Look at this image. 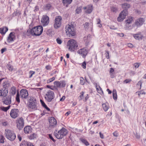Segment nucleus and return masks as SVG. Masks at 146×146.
<instances>
[{"instance_id": "nucleus-1", "label": "nucleus", "mask_w": 146, "mask_h": 146, "mask_svg": "<svg viewBox=\"0 0 146 146\" xmlns=\"http://www.w3.org/2000/svg\"><path fill=\"white\" fill-rule=\"evenodd\" d=\"M43 30L42 26H38L33 27L31 30L29 29L27 31L26 34L28 36H30L31 35L33 36H39L42 33Z\"/></svg>"}, {"instance_id": "nucleus-2", "label": "nucleus", "mask_w": 146, "mask_h": 146, "mask_svg": "<svg viewBox=\"0 0 146 146\" xmlns=\"http://www.w3.org/2000/svg\"><path fill=\"white\" fill-rule=\"evenodd\" d=\"M28 109L31 111L37 110V106L36 99L33 97H31L28 104Z\"/></svg>"}, {"instance_id": "nucleus-3", "label": "nucleus", "mask_w": 146, "mask_h": 146, "mask_svg": "<svg viewBox=\"0 0 146 146\" xmlns=\"http://www.w3.org/2000/svg\"><path fill=\"white\" fill-rule=\"evenodd\" d=\"M67 133V130L64 127L58 131L56 130L54 132L55 136L58 139H62L64 136L66 135Z\"/></svg>"}, {"instance_id": "nucleus-4", "label": "nucleus", "mask_w": 146, "mask_h": 146, "mask_svg": "<svg viewBox=\"0 0 146 146\" xmlns=\"http://www.w3.org/2000/svg\"><path fill=\"white\" fill-rule=\"evenodd\" d=\"M65 30L67 35H69V36H74L75 35V28L73 25H67L65 27Z\"/></svg>"}, {"instance_id": "nucleus-5", "label": "nucleus", "mask_w": 146, "mask_h": 146, "mask_svg": "<svg viewBox=\"0 0 146 146\" xmlns=\"http://www.w3.org/2000/svg\"><path fill=\"white\" fill-rule=\"evenodd\" d=\"M67 46L69 50L71 51H74L75 50L77 49L78 45L76 40L73 39H71L68 41Z\"/></svg>"}, {"instance_id": "nucleus-6", "label": "nucleus", "mask_w": 146, "mask_h": 146, "mask_svg": "<svg viewBox=\"0 0 146 146\" xmlns=\"http://www.w3.org/2000/svg\"><path fill=\"white\" fill-rule=\"evenodd\" d=\"M5 134L6 137L9 140L13 141L16 138V135L12 131L8 129H5Z\"/></svg>"}, {"instance_id": "nucleus-7", "label": "nucleus", "mask_w": 146, "mask_h": 146, "mask_svg": "<svg viewBox=\"0 0 146 146\" xmlns=\"http://www.w3.org/2000/svg\"><path fill=\"white\" fill-rule=\"evenodd\" d=\"M45 99L48 102H50L54 98V94L53 91L50 90L46 92L44 96Z\"/></svg>"}, {"instance_id": "nucleus-8", "label": "nucleus", "mask_w": 146, "mask_h": 146, "mask_svg": "<svg viewBox=\"0 0 146 146\" xmlns=\"http://www.w3.org/2000/svg\"><path fill=\"white\" fill-rule=\"evenodd\" d=\"M15 122L17 127L18 129L21 130L23 127L25 122L22 117L18 118Z\"/></svg>"}, {"instance_id": "nucleus-9", "label": "nucleus", "mask_w": 146, "mask_h": 146, "mask_svg": "<svg viewBox=\"0 0 146 146\" xmlns=\"http://www.w3.org/2000/svg\"><path fill=\"white\" fill-rule=\"evenodd\" d=\"M127 15V10L126 9H124L119 14V16L117 18V21L119 22H121Z\"/></svg>"}, {"instance_id": "nucleus-10", "label": "nucleus", "mask_w": 146, "mask_h": 146, "mask_svg": "<svg viewBox=\"0 0 146 146\" xmlns=\"http://www.w3.org/2000/svg\"><path fill=\"white\" fill-rule=\"evenodd\" d=\"M62 18L60 16H56L54 20V26L55 29H57L59 27L61 24V21Z\"/></svg>"}, {"instance_id": "nucleus-11", "label": "nucleus", "mask_w": 146, "mask_h": 146, "mask_svg": "<svg viewBox=\"0 0 146 146\" xmlns=\"http://www.w3.org/2000/svg\"><path fill=\"white\" fill-rule=\"evenodd\" d=\"M19 111L17 109H12L10 113V115L11 117L13 119H15L18 117L19 115Z\"/></svg>"}, {"instance_id": "nucleus-12", "label": "nucleus", "mask_w": 146, "mask_h": 146, "mask_svg": "<svg viewBox=\"0 0 146 146\" xmlns=\"http://www.w3.org/2000/svg\"><path fill=\"white\" fill-rule=\"evenodd\" d=\"M2 101L3 104L9 105L11 103V97L10 95H7L3 97Z\"/></svg>"}, {"instance_id": "nucleus-13", "label": "nucleus", "mask_w": 146, "mask_h": 146, "mask_svg": "<svg viewBox=\"0 0 146 146\" xmlns=\"http://www.w3.org/2000/svg\"><path fill=\"white\" fill-rule=\"evenodd\" d=\"M145 20L144 18L140 17L135 20V24L137 27H139L144 23Z\"/></svg>"}, {"instance_id": "nucleus-14", "label": "nucleus", "mask_w": 146, "mask_h": 146, "mask_svg": "<svg viewBox=\"0 0 146 146\" xmlns=\"http://www.w3.org/2000/svg\"><path fill=\"white\" fill-rule=\"evenodd\" d=\"M41 21L43 26H46L47 25L49 22L48 17L46 15H43Z\"/></svg>"}, {"instance_id": "nucleus-15", "label": "nucleus", "mask_w": 146, "mask_h": 146, "mask_svg": "<svg viewBox=\"0 0 146 146\" xmlns=\"http://www.w3.org/2000/svg\"><path fill=\"white\" fill-rule=\"evenodd\" d=\"M49 127L54 128L57 124V121L56 119L53 117H51L49 119Z\"/></svg>"}, {"instance_id": "nucleus-16", "label": "nucleus", "mask_w": 146, "mask_h": 146, "mask_svg": "<svg viewBox=\"0 0 146 146\" xmlns=\"http://www.w3.org/2000/svg\"><path fill=\"white\" fill-rule=\"evenodd\" d=\"M77 52L83 58H85L88 53V50L86 48H83L78 50Z\"/></svg>"}, {"instance_id": "nucleus-17", "label": "nucleus", "mask_w": 146, "mask_h": 146, "mask_svg": "<svg viewBox=\"0 0 146 146\" xmlns=\"http://www.w3.org/2000/svg\"><path fill=\"white\" fill-rule=\"evenodd\" d=\"M20 95L22 98L26 99L28 96V92L26 89H23L20 91Z\"/></svg>"}, {"instance_id": "nucleus-18", "label": "nucleus", "mask_w": 146, "mask_h": 146, "mask_svg": "<svg viewBox=\"0 0 146 146\" xmlns=\"http://www.w3.org/2000/svg\"><path fill=\"white\" fill-rule=\"evenodd\" d=\"M15 39V37L14 33L13 32H11L10 33L8 37L7 41L8 42L10 43L14 41Z\"/></svg>"}, {"instance_id": "nucleus-19", "label": "nucleus", "mask_w": 146, "mask_h": 146, "mask_svg": "<svg viewBox=\"0 0 146 146\" xmlns=\"http://www.w3.org/2000/svg\"><path fill=\"white\" fill-rule=\"evenodd\" d=\"M8 93V89L2 88L0 90V96L4 97L7 95Z\"/></svg>"}, {"instance_id": "nucleus-20", "label": "nucleus", "mask_w": 146, "mask_h": 146, "mask_svg": "<svg viewBox=\"0 0 146 146\" xmlns=\"http://www.w3.org/2000/svg\"><path fill=\"white\" fill-rule=\"evenodd\" d=\"M83 9L85 10V12L86 13L88 14L91 12V5H90L84 7Z\"/></svg>"}, {"instance_id": "nucleus-21", "label": "nucleus", "mask_w": 146, "mask_h": 146, "mask_svg": "<svg viewBox=\"0 0 146 146\" xmlns=\"http://www.w3.org/2000/svg\"><path fill=\"white\" fill-rule=\"evenodd\" d=\"M93 84L95 86L96 90L98 93L101 94L102 93H103V92L102 90V89L100 88L99 85H98L96 83H94Z\"/></svg>"}, {"instance_id": "nucleus-22", "label": "nucleus", "mask_w": 146, "mask_h": 146, "mask_svg": "<svg viewBox=\"0 0 146 146\" xmlns=\"http://www.w3.org/2000/svg\"><path fill=\"white\" fill-rule=\"evenodd\" d=\"M73 0H62V3L63 5L66 7H68V5L72 2Z\"/></svg>"}, {"instance_id": "nucleus-23", "label": "nucleus", "mask_w": 146, "mask_h": 146, "mask_svg": "<svg viewBox=\"0 0 146 146\" xmlns=\"http://www.w3.org/2000/svg\"><path fill=\"white\" fill-rule=\"evenodd\" d=\"M134 37L137 40L141 39L143 36L141 35V33H138L137 34L133 35Z\"/></svg>"}, {"instance_id": "nucleus-24", "label": "nucleus", "mask_w": 146, "mask_h": 146, "mask_svg": "<svg viewBox=\"0 0 146 146\" xmlns=\"http://www.w3.org/2000/svg\"><path fill=\"white\" fill-rule=\"evenodd\" d=\"M32 128L30 126H27L24 128V131L25 133H29L31 132Z\"/></svg>"}, {"instance_id": "nucleus-25", "label": "nucleus", "mask_w": 146, "mask_h": 146, "mask_svg": "<svg viewBox=\"0 0 146 146\" xmlns=\"http://www.w3.org/2000/svg\"><path fill=\"white\" fill-rule=\"evenodd\" d=\"M3 86V88H7L10 87V85L8 81L6 80L2 84Z\"/></svg>"}, {"instance_id": "nucleus-26", "label": "nucleus", "mask_w": 146, "mask_h": 146, "mask_svg": "<svg viewBox=\"0 0 146 146\" xmlns=\"http://www.w3.org/2000/svg\"><path fill=\"white\" fill-rule=\"evenodd\" d=\"M133 19V18L132 17H130L125 21V25L130 24L132 22Z\"/></svg>"}, {"instance_id": "nucleus-27", "label": "nucleus", "mask_w": 146, "mask_h": 146, "mask_svg": "<svg viewBox=\"0 0 146 146\" xmlns=\"http://www.w3.org/2000/svg\"><path fill=\"white\" fill-rule=\"evenodd\" d=\"M102 107L105 111H106L109 109L108 104L106 103L102 104Z\"/></svg>"}, {"instance_id": "nucleus-28", "label": "nucleus", "mask_w": 146, "mask_h": 146, "mask_svg": "<svg viewBox=\"0 0 146 146\" xmlns=\"http://www.w3.org/2000/svg\"><path fill=\"white\" fill-rule=\"evenodd\" d=\"M84 39L86 42L88 43L91 40V35L89 34L87 36L84 37Z\"/></svg>"}, {"instance_id": "nucleus-29", "label": "nucleus", "mask_w": 146, "mask_h": 146, "mask_svg": "<svg viewBox=\"0 0 146 146\" xmlns=\"http://www.w3.org/2000/svg\"><path fill=\"white\" fill-rule=\"evenodd\" d=\"M122 7L124 9H126L128 11L127 9L130 7V5L127 3H125L122 5Z\"/></svg>"}, {"instance_id": "nucleus-30", "label": "nucleus", "mask_w": 146, "mask_h": 146, "mask_svg": "<svg viewBox=\"0 0 146 146\" xmlns=\"http://www.w3.org/2000/svg\"><path fill=\"white\" fill-rule=\"evenodd\" d=\"M16 88L14 86L12 87L11 89L10 92L13 95H14L15 94L16 92Z\"/></svg>"}, {"instance_id": "nucleus-31", "label": "nucleus", "mask_w": 146, "mask_h": 146, "mask_svg": "<svg viewBox=\"0 0 146 146\" xmlns=\"http://www.w3.org/2000/svg\"><path fill=\"white\" fill-rule=\"evenodd\" d=\"M80 140L85 145L87 146L89 145V143L86 139L83 138H80Z\"/></svg>"}, {"instance_id": "nucleus-32", "label": "nucleus", "mask_w": 146, "mask_h": 146, "mask_svg": "<svg viewBox=\"0 0 146 146\" xmlns=\"http://www.w3.org/2000/svg\"><path fill=\"white\" fill-rule=\"evenodd\" d=\"M54 86L57 88H61L60 82L59 81H56L54 82Z\"/></svg>"}, {"instance_id": "nucleus-33", "label": "nucleus", "mask_w": 146, "mask_h": 146, "mask_svg": "<svg viewBox=\"0 0 146 146\" xmlns=\"http://www.w3.org/2000/svg\"><path fill=\"white\" fill-rule=\"evenodd\" d=\"M30 143L24 141L21 143L20 146H28Z\"/></svg>"}, {"instance_id": "nucleus-34", "label": "nucleus", "mask_w": 146, "mask_h": 146, "mask_svg": "<svg viewBox=\"0 0 146 146\" xmlns=\"http://www.w3.org/2000/svg\"><path fill=\"white\" fill-rule=\"evenodd\" d=\"M113 97V99L114 100H116L117 98V92L115 90H114L112 92Z\"/></svg>"}, {"instance_id": "nucleus-35", "label": "nucleus", "mask_w": 146, "mask_h": 146, "mask_svg": "<svg viewBox=\"0 0 146 146\" xmlns=\"http://www.w3.org/2000/svg\"><path fill=\"white\" fill-rule=\"evenodd\" d=\"M37 135L35 133H33L32 135L29 136V137L30 139H33L36 138Z\"/></svg>"}, {"instance_id": "nucleus-36", "label": "nucleus", "mask_w": 146, "mask_h": 146, "mask_svg": "<svg viewBox=\"0 0 146 146\" xmlns=\"http://www.w3.org/2000/svg\"><path fill=\"white\" fill-rule=\"evenodd\" d=\"M52 7V6L51 4H47L45 5L44 8L46 10H49Z\"/></svg>"}, {"instance_id": "nucleus-37", "label": "nucleus", "mask_w": 146, "mask_h": 146, "mask_svg": "<svg viewBox=\"0 0 146 146\" xmlns=\"http://www.w3.org/2000/svg\"><path fill=\"white\" fill-rule=\"evenodd\" d=\"M11 106L9 105L7 107H2L1 108V110L4 111H7L10 108Z\"/></svg>"}, {"instance_id": "nucleus-38", "label": "nucleus", "mask_w": 146, "mask_h": 146, "mask_svg": "<svg viewBox=\"0 0 146 146\" xmlns=\"http://www.w3.org/2000/svg\"><path fill=\"white\" fill-rule=\"evenodd\" d=\"M129 25H125V28L126 30H130L132 28V27H133L134 26V25H132V26L131 27V25H129Z\"/></svg>"}, {"instance_id": "nucleus-39", "label": "nucleus", "mask_w": 146, "mask_h": 146, "mask_svg": "<svg viewBox=\"0 0 146 146\" xmlns=\"http://www.w3.org/2000/svg\"><path fill=\"white\" fill-rule=\"evenodd\" d=\"M6 67L9 70L11 71H12L13 70V66L10 65V64H7Z\"/></svg>"}, {"instance_id": "nucleus-40", "label": "nucleus", "mask_w": 146, "mask_h": 146, "mask_svg": "<svg viewBox=\"0 0 146 146\" xmlns=\"http://www.w3.org/2000/svg\"><path fill=\"white\" fill-rule=\"evenodd\" d=\"M5 139V138L3 136L1 135L0 136V143H3Z\"/></svg>"}, {"instance_id": "nucleus-41", "label": "nucleus", "mask_w": 146, "mask_h": 146, "mask_svg": "<svg viewBox=\"0 0 146 146\" xmlns=\"http://www.w3.org/2000/svg\"><path fill=\"white\" fill-rule=\"evenodd\" d=\"M60 82L61 87H65L66 86V82L65 81L63 80L61 81Z\"/></svg>"}, {"instance_id": "nucleus-42", "label": "nucleus", "mask_w": 146, "mask_h": 146, "mask_svg": "<svg viewBox=\"0 0 146 146\" xmlns=\"http://www.w3.org/2000/svg\"><path fill=\"white\" fill-rule=\"evenodd\" d=\"M16 101L19 103L20 102V100L19 99V93L18 92L17 93L16 96Z\"/></svg>"}, {"instance_id": "nucleus-43", "label": "nucleus", "mask_w": 146, "mask_h": 146, "mask_svg": "<svg viewBox=\"0 0 146 146\" xmlns=\"http://www.w3.org/2000/svg\"><path fill=\"white\" fill-rule=\"evenodd\" d=\"M2 29H3V34L4 35L7 31L8 30V28L7 27H3V28H2Z\"/></svg>"}, {"instance_id": "nucleus-44", "label": "nucleus", "mask_w": 146, "mask_h": 146, "mask_svg": "<svg viewBox=\"0 0 146 146\" xmlns=\"http://www.w3.org/2000/svg\"><path fill=\"white\" fill-rule=\"evenodd\" d=\"M80 84L83 85L84 83V80L83 78L81 77L80 78Z\"/></svg>"}, {"instance_id": "nucleus-45", "label": "nucleus", "mask_w": 146, "mask_h": 146, "mask_svg": "<svg viewBox=\"0 0 146 146\" xmlns=\"http://www.w3.org/2000/svg\"><path fill=\"white\" fill-rule=\"evenodd\" d=\"M55 80V78L54 77H52V78H50L47 81V83L48 84H49L50 83V82H52L53 81H54Z\"/></svg>"}, {"instance_id": "nucleus-46", "label": "nucleus", "mask_w": 146, "mask_h": 146, "mask_svg": "<svg viewBox=\"0 0 146 146\" xmlns=\"http://www.w3.org/2000/svg\"><path fill=\"white\" fill-rule=\"evenodd\" d=\"M106 52V58L108 59H109L110 58L109 56V52L107 50H105Z\"/></svg>"}, {"instance_id": "nucleus-47", "label": "nucleus", "mask_w": 146, "mask_h": 146, "mask_svg": "<svg viewBox=\"0 0 146 146\" xmlns=\"http://www.w3.org/2000/svg\"><path fill=\"white\" fill-rule=\"evenodd\" d=\"M81 12V9L80 7L77 8L76 10V13L78 14Z\"/></svg>"}, {"instance_id": "nucleus-48", "label": "nucleus", "mask_w": 146, "mask_h": 146, "mask_svg": "<svg viewBox=\"0 0 146 146\" xmlns=\"http://www.w3.org/2000/svg\"><path fill=\"white\" fill-rule=\"evenodd\" d=\"M142 85V82L141 81H139L138 83H137V87H138V86H139V87H138V88H139V89H140L141 86Z\"/></svg>"}, {"instance_id": "nucleus-49", "label": "nucleus", "mask_w": 146, "mask_h": 146, "mask_svg": "<svg viewBox=\"0 0 146 146\" xmlns=\"http://www.w3.org/2000/svg\"><path fill=\"white\" fill-rule=\"evenodd\" d=\"M140 63L136 62L134 64V66L135 68H137L139 67L140 66Z\"/></svg>"}, {"instance_id": "nucleus-50", "label": "nucleus", "mask_w": 146, "mask_h": 146, "mask_svg": "<svg viewBox=\"0 0 146 146\" xmlns=\"http://www.w3.org/2000/svg\"><path fill=\"white\" fill-rule=\"evenodd\" d=\"M35 73V72L34 71H31L29 72V74H30L29 76V78H31L33 74H34Z\"/></svg>"}, {"instance_id": "nucleus-51", "label": "nucleus", "mask_w": 146, "mask_h": 146, "mask_svg": "<svg viewBox=\"0 0 146 146\" xmlns=\"http://www.w3.org/2000/svg\"><path fill=\"white\" fill-rule=\"evenodd\" d=\"M56 40L57 43L59 44H61L62 43V41L59 38H57Z\"/></svg>"}, {"instance_id": "nucleus-52", "label": "nucleus", "mask_w": 146, "mask_h": 146, "mask_svg": "<svg viewBox=\"0 0 146 146\" xmlns=\"http://www.w3.org/2000/svg\"><path fill=\"white\" fill-rule=\"evenodd\" d=\"M134 135L135 136L136 138L139 139L140 138V136L139 135H138V133L136 132L135 133H134Z\"/></svg>"}, {"instance_id": "nucleus-53", "label": "nucleus", "mask_w": 146, "mask_h": 146, "mask_svg": "<svg viewBox=\"0 0 146 146\" xmlns=\"http://www.w3.org/2000/svg\"><path fill=\"white\" fill-rule=\"evenodd\" d=\"M111 11L112 12H116L117 11V9L116 7H112L111 8Z\"/></svg>"}, {"instance_id": "nucleus-54", "label": "nucleus", "mask_w": 146, "mask_h": 146, "mask_svg": "<svg viewBox=\"0 0 146 146\" xmlns=\"http://www.w3.org/2000/svg\"><path fill=\"white\" fill-rule=\"evenodd\" d=\"M84 94V92H82L80 93V95L79 96V97L80 98V100H81L83 98V96Z\"/></svg>"}, {"instance_id": "nucleus-55", "label": "nucleus", "mask_w": 146, "mask_h": 146, "mask_svg": "<svg viewBox=\"0 0 146 146\" xmlns=\"http://www.w3.org/2000/svg\"><path fill=\"white\" fill-rule=\"evenodd\" d=\"M131 81V79H126L123 82L126 83H128Z\"/></svg>"}, {"instance_id": "nucleus-56", "label": "nucleus", "mask_w": 146, "mask_h": 146, "mask_svg": "<svg viewBox=\"0 0 146 146\" xmlns=\"http://www.w3.org/2000/svg\"><path fill=\"white\" fill-rule=\"evenodd\" d=\"M97 24L99 25H98V26L99 27H102V25L101 24H100V21H101L100 19H98L97 20Z\"/></svg>"}, {"instance_id": "nucleus-57", "label": "nucleus", "mask_w": 146, "mask_h": 146, "mask_svg": "<svg viewBox=\"0 0 146 146\" xmlns=\"http://www.w3.org/2000/svg\"><path fill=\"white\" fill-rule=\"evenodd\" d=\"M89 26V23H86L84 25V28L86 29H88Z\"/></svg>"}, {"instance_id": "nucleus-58", "label": "nucleus", "mask_w": 146, "mask_h": 146, "mask_svg": "<svg viewBox=\"0 0 146 146\" xmlns=\"http://www.w3.org/2000/svg\"><path fill=\"white\" fill-rule=\"evenodd\" d=\"M40 101L41 104L42 106L43 107H44L45 106H46V104H45V103H44L43 101L42 100H40Z\"/></svg>"}, {"instance_id": "nucleus-59", "label": "nucleus", "mask_w": 146, "mask_h": 146, "mask_svg": "<svg viewBox=\"0 0 146 146\" xmlns=\"http://www.w3.org/2000/svg\"><path fill=\"white\" fill-rule=\"evenodd\" d=\"M6 79L5 78H3L2 77L1 74L0 73V83H1V81L3 80Z\"/></svg>"}, {"instance_id": "nucleus-60", "label": "nucleus", "mask_w": 146, "mask_h": 146, "mask_svg": "<svg viewBox=\"0 0 146 146\" xmlns=\"http://www.w3.org/2000/svg\"><path fill=\"white\" fill-rule=\"evenodd\" d=\"M49 137L53 141H54V142H55V140L52 137V135L51 134H49Z\"/></svg>"}, {"instance_id": "nucleus-61", "label": "nucleus", "mask_w": 146, "mask_h": 146, "mask_svg": "<svg viewBox=\"0 0 146 146\" xmlns=\"http://www.w3.org/2000/svg\"><path fill=\"white\" fill-rule=\"evenodd\" d=\"M86 63L84 62L83 63L82 66L83 68H86Z\"/></svg>"}, {"instance_id": "nucleus-62", "label": "nucleus", "mask_w": 146, "mask_h": 146, "mask_svg": "<svg viewBox=\"0 0 146 146\" xmlns=\"http://www.w3.org/2000/svg\"><path fill=\"white\" fill-rule=\"evenodd\" d=\"M7 50V48H2L1 50V53L2 54L5 51H6Z\"/></svg>"}, {"instance_id": "nucleus-63", "label": "nucleus", "mask_w": 146, "mask_h": 146, "mask_svg": "<svg viewBox=\"0 0 146 146\" xmlns=\"http://www.w3.org/2000/svg\"><path fill=\"white\" fill-rule=\"evenodd\" d=\"M3 125L5 126L8 124V123L7 121H5L2 123Z\"/></svg>"}, {"instance_id": "nucleus-64", "label": "nucleus", "mask_w": 146, "mask_h": 146, "mask_svg": "<svg viewBox=\"0 0 146 146\" xmlns=\"http://www.w3.org/2000/svg\"><path fill=\"white\" fill-rule=\"evenodd\" d=\"M127 46L128 47L131 48H132L133 47V45L131 43H129L127 44Z\"/></svg>"}]
</instances>
